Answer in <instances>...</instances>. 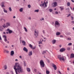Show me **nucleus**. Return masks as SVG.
<instances>
[{
	"label": "nucleus",
	"instance_id": "nucleus-1",
	"mask_svg": "<svg viewBox=\"0 0 74 74\" xmlns=\"http://www.w3.org/2000/svg\"><path fill=\"white\" fill-rule=\"evenodd\" d=\"M14 69L15 70L16 74H18L20 73H22L23 72V69L22 66H21L19 64H18V63H16L15 64V66H14Z\"/></svg>",
	"mask_w": 74,
	"mask_h": 74
},
{
	"label": "nucleus",
	"instance_id": "nucleus-2",
	"mask_svg": "<svg viewBox=\"0 0 74 74\" xmlns=\"http://www.w3.org/2000/svg\"><path fill=\"white\" fill-rule=\"evenodd\" d=\"M58 59H59V60L60 61H62H62H65V59H66V57H64L63 56H61L60 55L58 56Z\"/></svg>",
	"mask_w": 74,
	"mask_h": 74
},
{
	"label": "nucleus",
	"instance_id": "nucleus-3",
	"mask_svg": "<svg viewBox=\"0 0 74 74\" xmlns=\"http://www.w3.org/2000/svg\"><path fill=\"white\" fill-rule=\"evenodd\" d=\"M41 3L42 4H40V7H47V3H46V2L45 1L44 2V3H42V1L41 2ZM45 5V6H44Z\"/></svg>",
	"mask_w": 74,
	"mask_h": 74
},
{
	"label": "nucleus",
	"instance_id": "nucleus-4",
	"mask_svg": "<svg viewBox=\"0 0 74 74\" xmlns=\"http://www.w3.org/2000/svg\"><path fill=\"white\" fill-rule=\"evenodd\" d=\"M55 26L56 28H57L58 26H60V24L57 21H56L55 23Z\"/></svg>",
	"mask_w": 74,
	"mask_h": 74
},
{
	"label": "nucleus",
	"instance_id": "nucleus-5",
	"mask_svg": "<svg viewBox=\"0 0 74 74\" xmlns=\"http://www.w3.org/2000/svg\"><path fill=\"white\" fill-rule=\"evenodd\" d=\"M40 64L42 67H44V66L45 64H44V61H42V60H41L40 61Z\"/></svg>",
	"mask_w": 74,
	"mask_h": 74
},
{
	"label": "nucleus",
	"instance_id": "nucleus-6",
	"mask_svg": "<svg viewBox=\"0 0 74 74\" xmlns=\"http://www.w3.org/2000/svg\"><path fill=\"white\" fill-rule=\"evenodd\" d=\"M34 32V35L35 36V37H37V36H38V31H36V30ZM36 35H37V36Z\"/></svg>",
	"mask_w": 74,
	"mask_h": 74
},
{
	"label": "nucleus",
	"instance_id": "nucleus-7",
	"mask_svg": "<svg viewBox=\"0 0 74 74\" xmlns=\"http://www.w3.org/2000/svg\"><path fill=\"white\" fill-rule=\"evenodd\" d=\"M3 38H4V41H5V42H6V41H7V36L5 35H3Z\"/></svg>",
	"mask_w": 74,
	"mask_h": 74
},
{
	"label": "nucleus",
	"instance_id": "nucleus-8",
	"mask_svg": "<svg viewBox=\"0 0 74 74\" xmlns=\"http://www.w3.org/2000/svg\"><path fill=\"white\" fill-rule=\"evenodd\" d=\"M52 66H53V68H54V70H56V69H57V67H56V65H55V64H52Z\"/></svg>",
	"mask_w": 74,
	"mask_h": 74
},
{
	"label": "nucleus",
	"instance_id": "nucleus-9",
	"mask_svg": "<svg viewBox=\"0 0 74 74\" xmlns=\"http://www.w3.org/2000/svg\"><path fill=\"white\" fill-rule=\"evenodd\" d=\"M65 50H66V49L64 48H62L60 50V52H64V51H65Z\"/></svg>",
	"mask_w": 74,
	"mask_h": 74
},
{
	"label": "nucleus",
	"instance_id": "nucleus-10",
	"mask_svg": "<svg viewBox=\"0 0 74 74\" xmlns=\"http://www.w3.org/2000/svg\"><path fill=\"white\" fill-rule=\"evenodd\" d=\"M23 50L24 51H25L26 52H28V50H27V49L25 47H24L23 49Z\"/></svg>",
	"mask_w": 74,
	"mask_h": 74
},
{
	"label": "nucleus",
	"instance_id": "nucleus-11",
	"mask_svg": "<svg viewBox=\"0 0 74 74\" xmlns=\"http://www.w3.org/2000/svg\"><path fill=\"white\" fill-rule=\"evenodd\" d=\"M7 31L8 32V33H9L10 34H11V33H12V31L10 30L9 29H7Z\"/></svg>",
	"mask_w": 74,
	"mask_h": 74
},
{
	"label": "nucleus",
	"instance_id": "nucleus-12",
	"mask_svg": "<svg viewBox=\"0 0 74 74\" xmlns=\"http://www.w3.org/2000/svg\"><path fill=\"white\" fill-rule=\"evenodd\" d=\"M57 2H54L53 3V5L54 7H56V6H57Z\"/></svg>",
	"mask_w": 74,
	"mask_h": 74
},
{
	"label": "nucleus",
	"instance_id": "nucleus-13",
	"mask_svg": "<svg viewBox=\"0 0 74 74\" xmlns=\"http://www.w3.org/2000/svg\"><path fill=\"white\" fill-rule=\"evenodd\" d=\"M14 54V51H11L10 52V55L11 56H13Z\"/></svg>",
	"mask_w": 74,
	"mask_h": 74
},
{
	"label": "nucleus",
	"instance_id": "nucleus-14",
	"mask_svg": "<svg viewBox=\"0 0 74 74\" xmlns=\"http://www.w3.org/2000/svg\"><path fill=\"white\" fill-rule=\"evenodd\" d=\"M6 26L7 27H8V26H10V23H7L6 24Z\"/></svg>",
	"mask_w": 74,
	"mask_h": 74
},
{
	"label": "nucleus",
	"instance_id": "nucleus-15",
	"mask_svg": "<svg viewBox=\"0 0 74 74\" xmlns=\"http://www.w3.org/2000/svg\"><path fill=\"white\" fill-rule=\"evenodd\" d=\"M56 40H53L52 41V42L53 44H55V43H56Z\"/></svg>",
	"mask_w": 74,
	"mask_h": 74
},
{
	"label": "nucleus",
	"instance_id": "nucleus-16",
	"mask_svg": "<svg viewBox=\"0 0 74 74\" xmlns=\"http://www.w3.org/2000/svg\"><path fill=\"white\" fill-rule=\"evenodd\" d=\"M74 54H73V53H71V56L70 57V58H74Z\"/></svg>",
	"mask_w": 74,
	"mask_h": 74
},
{
	"label": "nucleus",
	"instance_id": "nucleus-17",
	"mask_svg": "<svg viewBox=\"0 0 74 74\" xmlns=\"http://www.w3.org/2000/svg\"><path fill=\"white\" fill-rule=\"evenodd\" d=\"M32 51H31L29 52V54H28V55L29 56H32Z\"/></svg>",
	"mask_w": 74,
	"mask_h": 74
},
{
	"label": "nucleus",
	"instance_id": "nucleus-18",
	"mask_svg": "<svg viewBox=\"0 0 74 74\" xmlns=\"http://www.w3.org/2000/svg\"><path fill=\"white\" fill-rule=\"evenodd\" d=\"M22 43L23 44V45H26V42L25 41L23 40L22 41Z\"/></svg>",
	"mask_w": 74,
	"mask_h": 74
},
{
	"label": "nucleus",
	"instance_id": "nucleus-19",
	"mask_svg": "<svg viewBox=\"0 0 74 74\" xmlns=\"http://www.w3.org/2000/svg\"><path fill=\"white\" fill-rule=\"evenodd\" d=\"M27 71L28 72H30V69L29 68H27L26 69Z\"/></svg>",
	"mask_w": 74,
	"mask_h": 74
},
{
	"label": "nucleus",
	"instance_id": "nucleus-20",
	"mask_svg": "<svg viewBox=\"0 0 74 74\" xmlns=\"http://www.w3.org/2000/svg\"><path fill=\"white\" fill-rule=\"evenodd\" d=\"M2 26L3 28H5V27H7V25H5V24H4L3 25H2Z\"/></svg>",
	"mask_w": 74,
	"mask_h": 74
},
{
	"label": "nucleus",
	"instance_id": "nucleus-21",
	"mask_svg": "<svg viewBox=\"0 0 74 74\" xmlns=\"http://www.w3.org/2000/svg\"><path fill=\"white\" fill-rule=\"evenodd\" d=\"M56 35H57V36H59V35H60V33L57 32L56 33Z\"/></svg>",
	"mask_w": 74,
	"mask_h": 74
},
{
	"label": "nucleus",
	"instance_id": "nucleus-22",
	"mask_svg": "<svg viewBox=\"0 0 74 74\" xmlns=\"http://www.w3.org/2000/svg\"><path fill=\"white\" fill-rule=\"evenodd\" d=\"M3 28L2 27V26H0V31H1L2 32L3 31Z\"/></svg>",
	"mask_w": 74,
	"mask_h": 74
},
{
	"label": "nucleus",
	"instance_id": "nucleus-23",
	"mask_svg": "<svg viewBox=\"0 0 74 74\" xmlns=\"http://www.w3.org/2000/svg\"><path fill=\"white\" fill-rule=\"evenodd\" d=\"M3 11L4 12H5V13H7V10H5V8H3Z\"/></svg>",
	"mask_w": 74,
	"mask_h": 74
},
{
	"label": "nucleus",
	"instance_id": "nucleus-24",
	"mask_svg": "<svg viewBox=\"0 0 74 74\" xmlns=\"http://www.w3.org/2000/svg\"><path fill=\"white\" fill-rule=\"evenodd\" d=\"M47 50L43 51L42 52V54L43 55H44V53H46V52H47Z\"/></svg>",
	"mask_w": 74,
	"mask_h": 74
},
{
	"label": "nucleus",
	"instance_id": "nucleus-25",
	"mask_svg": "<svg viewBox=\"0 0 74 74\" xmlns=\"http://www.w3.org/2000/svg\"><path fill=\"white\" fill-rule=\"evenodd\" d=\"M67 5L68 7H69V6L70 5V2H68L67 3Z\"/></svg>",
	"mask_w": 74,
	"mask_h": 74
},
{
	"label": "nucleus",
	"instance_id": "nucleus-26",
	"mask_svg": "<svg viewBox=\"0 0 74 74\" xmlns=\"http://www.w3.org/2000/svg\"><path fill=\"white\" fill-rule=\"evenodd\" d=\"M29 47H30V48H31V49H32V48H33V46L31 45V44H30L29 45Z\"/></svg>",
	"mask_w": 74,
	"mask_h": 74
},
{
	"label": "nucleus",
	"instance_id": "nucleus-27",
	"mask_svg": "<svg viewBox=\"0 0 74 74\" xmlns=\"http://www.w3.org/2000/svg\"><path fill=\"white\" fill-rule=\"evenodd\" d=\"M2 7H5L4 5V3L2 2L1 3Z\"/></svg>",
	"mask_w": 74,
	"mask_h": 74
},
{
	"label": "nucleus",
	"instance_id": "nucleus-28",
	"mask_svg": "<svg viewBox=\"0 0 74 74\" xmlns=\"http://www.w3.org/2000/svg\"><path fill=\"white\" fill-rule=\"evenodd\" d=\"M60 8H61L60 10H61V11L63 10V9H64V8H63L62 7H60Z\"/></svg>",
	"mask_w": 74,
	"mask_h": 74
},
{
	"label": "nucleus",
	"instance_id": "nucleus-29",
	"mask_svg": "<svg viewBox=\"0 0 74 74\" xmlns=\"http://www.w3.org/2000/svg\"><path fill=\"white\" fill-rule=\"evenodd\" d=\"M24 64V66H26V62L25 61H24L23 62Z\"/></svg>",
	"mask_w": 74,
	"mask_h": 74
},
{
	"label": "nucleus",
	"instance_id": "nucleus-30",
	"mask_svg": "<svg viewBox=\"0 0 74 74\" xmlns=\"http://www.w3.org/2000/svg\"><path fill=\"white\" fill-rule=\"evenodd\" d=\"M24 29H25V32H27V30L26 27H24Z\"/></svg>",
	"mask_w": 74,
	"mask_h": 74
},
{
	"label": "nucleus",
	"instance_id": "nucleus-31",
	"mask_svg": "<svg viewBox=\"0 0 74 74\" xmlns=\"http://www.w3.org/2000/svg\"><path fill=\"white\" fill-rule=\"evenodd\" d=\"M67 40H71V38L70 37H69V38H67Z\"/></svg>",
	"mask_w": 74,
	"mask_h": 74
},
{
	"label": "nucleus",
	"instance_id": "nucleus-32",
	"mask_svg": "<svg viewBox=\"0 0 74 74\" xmlns=\"http://www.w3.org/2000/svg\"><path fill=\"white\" fill-rule=\"evenodd\" d=\"M19 11L20 12H22V11H23V8H21L20 9Z\"/></svg>",
	"mask_w": 74,
	"mask_h": 74
},
{
	"label": "nucleus",
	"instance_id": "nucleus-33",
	"mask_svg": "<svg viewBox=\"0 0 74 74\" xmlns=\"http://www.w3.org/2000/svg\"><path fill=\"white\" fill-rule=\"evenodd\" d=\"M39 11V10H36L34 11V12H38Z\"/></svg>",
	"mask_w": 74,
	"mask_h": 74
},
{
	"label": "nucleus",
	"instance_id": "nucleus-34",
	"mask_svg": "<svg viewBox=\"0 0 74 74\" xmlns=\"http://www.w3.org/2000/svg\"><path fill=\"white\" fill-rule=\"evenodd\" d=\"M47 74H49V72L48 71H46Z\"/></svg>",
	"mask_w": 74,
	"mask_h": 74
},
{
	"label": "nucleus",
	"instance_id": "nucleus-35",
	"mask_svg": "<svg viewBox=\"0 0 74 74\" xmlns=\"http://www.w3.org/2000/svg\"><path fill=\"white\" fill-rule=\"evenodd\" d=\"M4 67H5V70H6L7 69V65H5L4 66Z\"/></svg>",
	"mask_w": 74,
	"mask_h": 74
},
{
	"label": "nucleus",
	"instance_id": "nucleus-36",
	"mask_svg": "<svg viewBox=\"0 0 74 74\" xmlns=\"http://www.w3.org/2000/svg\"><path fill=\"white\" fill-rule=\"evenodd\" d=\"M9 11H12V9H11V7H9Z\"/></svg>",
	"mask_w": 74,
	"mask_h": 74
},
{
	"label": "nucleus",
	"instance_id": "nucleus-37",
	"mask_svg": "<svg viewBox=\"0 0 74 74\" xmlns=\"http://www.w3.org/2000/svg\"><path fill=\"white\" fill-rule=\"evenodd\" d=\"M68 45L69 46H71V45H72V43H69L68 44Z\"/></svg>",
	"mask_w": 74,
	"mask_h": 74
},
{
	"label": "nucleus",
	"instance_id": "nucleus-38",
	"mask_svg": "<svg viewBox=\"0 0 74 74\" xmlns=\"http://www.w3.org/2000/svg\"><path fill=\"white\" fill-rule=\"evenodd\" d=\"M49 11H50V12H52L53 10H52V9H49Z\"/></svg>",
	"mask_w": 74,
	"mask_h": 74
},
{
	"label": "nucleus",
	"instance_id": "nucleus-39",
	"mask_svg": "<svg viewBox=\"0 0 74 74\" xmlns=\"http://www.w3.org/2000/svg\"><path fill=\"white\" fill-rule=\"evenodd\" d=\"M5 52H6V53H8L9 52V51H7L6 50H5Z\"/></svg>",
	"mask_w": 74,
	"mask_h": 74
},
{
	"label": "nucleus",
	"instance_id": "nucleus-40",
	"mask_svg": "<svg viewBox=\"0 0 74 74\" xmlns=\"http://www.w3.org/2000/svg\"><path fill=\"white\" fill-rule=\"evenodd\" d=\"M67 50L69 51V50H70V48L69 47H67Z\"/></svg>",
	"mask_w": 74,
	"mask_h": 74
},
{
	"label": "nucleus",
	"instance_id": "nucleus-41",
	"mask_svg": "<svg viewBox=\"0 0 74 74\" xmlns=\"http://www.w3.org/2000/svg\"><path fill=\"white\" fill-rule=\"evenodd\" d=\"M34 72H35V73H36V72L37 71V69H34Z\"/></svg>",
	"mask_w": 74,
	"mask_h": 74
},
{
	"label": "nucleus",
	"instance_id": "nucleus-42",
	"mask_svg": "<svg viewBox=\"0 0 74 74\" xmlns=\"http://www.w3.org/2000/svg\"><path fill=\"white\" fill-rule=\"evenodd\" d=\"M71 23H72V24H73H73H74V21H71Z\"/></svg>",
	"mask_w": 74,
	"mask_h": 74
},
{
	"label": "nucleus",
	"instance_id": "nucleus-43",
	"mask_svg": "<svg viewBox=\"0 0 74 74\" xmlns=\"http://www.w3.org/2000/svg\"><path fill=\"white\" fill-rule=\"evenodd\" d=\"M28 7L29 8H30V7H31V6L30 5H28Z\"/></svg>",
	"mask_w": 74,
	"mask_h": 74
},
{
	"label": "nucleus",
	"instance_id": "nucleus-44",
	"mask_svg": "<svg viewBox=\"0 0 74 74\" xmlns=\"http://www.w3.org/2000/svg\"><path fill=\"white\" fill-rule=\"evenodd\" d=\"M44 18H42V19H40V21H44Z\"/></svg>",
	"mask_w": 74,
	"mask_h": 74
},
{
	"label": "nucleus",
	"instance_id": "nucleus-45",
	"mask_svg": "<svg viewBox=\"0 0 74 74\" xmlns=\"http://www.w3.org/2000/svg\"><path fill=\"white\" fill-rule=\"evenodd\" d=\"M71 34V33H70V32H69L67 33L68 35H70Z\"/></svg>",
	"mask_w": 74,
	"mask_h": 74
},
{
	"label": "nucleus",
	"instance_id": "nucleus-46",
	"mask_svg": "<svg viewBox=\"0 0 74 74\" xmlns=\"http://www.w3.org/2000/svg\"><path fill=\"white\" fill-rule=\"evenodd\" d=\"M36 48V47L34 46V47H32V49H35Z\"/></svg>",
	"mask_w": 74,
	"mask_h": 74
},
{
	"label": "nucleus",
	"instance_id": "nucleus-47",
	"mask_svg": "<svg viewBox=\"0 0 74 74\" xmlns=\"http://www.w3.org/2000/svg\"><path fill=\"white\" fill-rule=\"evenodd\" d=\"M71 15V14H68V15L67 16V17H69Z\"/></svg>",
	"mask_w": 74,
	"mask_h": 74
},
{
	"label": "nucleus",
	"instance_id": "nucleus-48",
	"mask_svg": "<svg viewBox=\"0 0 74 74\" xmlns=\"http://www.w3.org/2000/svg\"><path fill=\"white\" fill-rule=\"evenodd\" d=\"M42 44V42H39V44Z\"/></svg>",
	"mask_w": 74,
	"mask_h": 74
},
{
	"label": "nucleus",
	"instance_id": "nucleus-49",
	"mask_svg": "<svg viewBox=\"0 0 74 74\" xmlns=\"http://www.w3.org/2000/svg\"><path fill=\"white\" fill-rule=\"evenodd\" d=\"M71 18H72V20H73L74 19V18L73 16H71Z\"/></svg>",
	"mask_w": 74,
	"mask_h": 74
},
{
	"label": "nucleus",
	"instance_id": "nucleus-50",
	"mask_svg": "<svg viewBox=\"0 0 74 74\" xmlns=\"http://www.w3.org/2000/svg\"><path fill=\"white\" fill-rule=\"evenodd\" d=\"M58 12H56L55 14H58Z\"/></svg>",
	"mask_w": 74,
	"mask_h": 74
},
{
	"label": "nucleus",
	"instance_id": "nucleus-51",
	"mask_svg": "<svg viewBox=\"0 0 74 74\" xmlns=\"http://www.w3.org/2000/svg\"><path fill=\"white\" fill-rule=\"evenodd\" d=\"M19 58L20 59H21V58H22V56H20L19 57Z\"/></svg>",
	"mask_w": 74,
	"mask_h": 74
},
{
	"label": "nucleus",
	"instance_id": "nucleus-52",
	"mask_svg": "<svg viewBox=\"0 0 74 74\" xmlns=\"http://www.w3.org/2000/svg\"><path fill=\"white\" fill-rule=\"evenodd\" d=\"M47 60L48 62H49V60L47 59Z\"/></svg>",
	"mask_w": 74,
	"mask_h": 74
},
{
	"label": "nucleus",
	"instance_id": "nucleus-53",
	"mask_svg": "<svg viewBox=\"0 0 74 74\" xmlns=\"http://www.w3.org/2000/svg\"><path fill=\"white\" fill-rule=\"evenodd\" d=\"M45 31H44V30H43V33H44V34H45Z\"/></svg>",
	"mask_w": 74,
	"mask_h": 74
},
{
	"label": "nucleus",
	"instance_id": "nucleus-54",
	"mask_svg": "<svg viewBox=\"0 0 74 74\" xmlns=\"http://www.w3.org/2000/svg\"><path fill=\"white\" fill-rule=\"evenodd\" d=\"M0 40H1L2 39H1V36H0Z\"/></svg>",
	"mask_w": 74,
	"mask_h": 74
},
{
	"label": "nucleus",
	"instance_id": "nucleus-55",
	"mask_svg": "<svg viewBox=\"0 0 74 74\" xmlns=\"http://www.w3.org/2000/svg\"><path fill=\"white\" fill-rule=\"evenodd\" d=\"M71 1L73 2V3H74V1L73 0H71Z\"/></svg>",
	"mask_w": 74,
	"mask_h": 74
},
{
	"label": "nucleus",
	"instance_id": "nucleus-56",
	"mask_svg": "<svg viewBox=\"0 0 74 74\" xmlns=\"http://www.w3.org/2000/svg\"><path fill=\"white\" fill-rule=\"evenodd\" d=\"M2 20H3V21H4V22L5 21V19H3Z\"/></svg>",
	"mask_w": 74,
	"mask_h": 74
},
{
	"label": "nucleus",
	"instance_id": "nucleus-57",
	"mask_svg": "<svg viewBox=\"0 0 74 74\" xmlns=\"http://www.w3.org/2000/svg\"><path fill=\"white\" fill-rule=\"evenodd\" d=\"M67 70H68V71H69V70H70V69L69 68H67Z\"/></svg>",
	"mask_w": 74,
	"mask_h": 74
},
{
	"label": "nucleus",
	"instance_id": "nucleus-58",
	"mask_svg": "<svg viewBox=\"0 0 74 74\" xmlns=\"http://www.w3.org/2000/svg\"><path fill=\"white\" fill-rule=\"evenodd\" d=\"M3 34H5L6 33H5V32H3Z\"/></svg>",
	"mask_w": 74,
	"mask_h": 74
},
{
	"label": "nucleus",
	"instance_id": "nucleus-59",
	"mask_svg": "<svg viewBox=\"0 0 74 74\" xmlns=\"http://www.w3.org/2000/svg\"><path fill=\"white\" fill-rule=\"evenodd\" d=\"M60 37H63V36L62 35H61V36H60Z\"/></svg>",
	"mask_w": 74,
	"mask_h": 74
},
{
	"label": "nucleus",
	"instance_id": "nucleus-60",
	"mask_svg": "<svg viewBox=\"0 0 74 74\" xmlns=\"http://www.w3.org/2000/svg\"><path fill=\"white\" fill-rule=\"evenodd\" d=\"M59 47H62V45H60Z\"/></svg>",
	"mask_w": 74,
	"mask_h": 74
},
{
	"label": "nucleus",
	"instance_id": "nucleus-61",
	"mask_svg": "<svg viewBox=\"0 0 74 74\" xmlns=\"http://www.w3.org/2000/svg\"><path fill=\"white\" fill-rule=\"evenodd\" d=\"M3 20V19L1 18V19H0V21H2V20Z\"/></svg>",
	"mask_w": 74,
	"mask_h": 74
},
{
	"label": "nucleus",
	"instance_id": "nucleus-62",
	"mask_svg": "<svg viewBox=\"0 0 74 74\" xmlns=\"http://www.w3.org/2000/svg\"><path fill=\"white\" fill-rule=\"evenodd\" d=\"M12 47H14V45H12Z\"/></svg>",
	"mask_w": 74,
	"mask_h": 74
},
{
	"label": "nucleus",
	"instance_id": "nucleus-63",
	"mask_svg": "<svg viewBox=\"0 0 74 74\" xmlns=\"http://www.w3.org/2000/svg\"><path fill=\"white\" fill-rule=\"evenodd\" d=\"M13 18H15L16 17H15V16H14L13 17Z\"/></svg>",
	"mask_w": 74,
	"mask_h": 74
},
{
	"label": "nucleus",
	"instance_id": "nucleus-64",
	"mask_svg": "<svg viewBox=\"0 0 74 74\" xmlns=\"http://www.w3.org/2000/svg\"><path fill=\"white\" fill-rule=\"evenodd\" d=\"M29 20H30V19H31V18L29 17Z\"/></svg>",
	"mask_w": 74,
	"mask_h": 74
}]
</instances>
